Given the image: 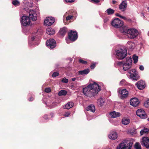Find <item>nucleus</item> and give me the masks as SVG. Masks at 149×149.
I'll return each mask as SVG.
<instances>
[{
  "label": "nucleus",
  "mask_w": 149,
  "mask_h": 149,
  "mask_svg": "<svg viewBox=\"0 0 149 149\" xmlns=\"http://www.w3.org/2000/svg\"><path fill=\"white\" fill-rule=\"evenodd\" d=\"M149 129L147 128H144L143 130H142L140 132V133L141 135H142L144 134L147 133L149 131Z\"/></svg>",
  "instance_id": "obj_31"
},
{
  "label": "nucleus",
  "mask_w": 149,
  "mask_h": 149,
  "mask_svg": "<svg viewBox=\"0 0 149 149\" xmlns=\"http://www.w3.org/2000/svg\"><path fill=\"white\" fill-rule=\"evenodd\" d=\"M138 34L137 30L131 28L129 30L127 35L129 38L130 39H133L136 38Z\"/></svg>",
  "instance_id": "obj_7"
},
{
  "label": "nucleus",
  "mask_w": 149,
  "mask_h": 149,
  "mask_svg": "<svg viewBox=\"0 0 149 149\" xmlns=\"http://www.w3.org/2000/svg\"><path fill=\"white\" fill-rule=\"evenodd\" d=\"M58 72H54L52 74V77H54L58 75Z\"/></svg>",
  "instance_id": "obj_42"
},
{
  "label": "nucleus",
  "mask_w": 149,
  "mask_h": 149,
  "mask_svg": "<svg viewBox=\"0 0 149 149\" xmlns=\"http://www.w3.org/2000/svg\"><path fill=\"white\" fill-rule=\"evenodd\" d=\"M54 18L52 17H47L44 20V24L47 26L52 25L54 22Z\"/></svg>",
  "instance_id": "obj_10"
},
{
  "label": "nucleus",
  "mask_w": 149,
  "mask_h": 149,
  "mask_svg": "<svg viewBox=\"0 0 149 149\" xmlns=\"http://www.w3.org/2000/svg\"><path fill=\"white\" fill-rule=\"evenodd\" d=\"M104 101L103 100L102 98H100L97 100V102L98 105L100 107L102 106L103 105Z\"/></svg>",
  "instance_id": "obj_27"
},
{
  "label": "nucleus",
  "mask_w": 149,
  "mask_h": 149,
  "mask_svg": "<svg viewBox=\"0 0 149 149\" xmlns=\"http://www.w3.org/2000/svg\"><path fill=\"white\" fill-rule=\"evenodd\" d=\"M28 12L29 13V17L33 21H36L37 19V16L40 14L39 10L38 8L30 9Z\"/></svg>",
  "instance_id": "obj_2"
},
{
  "label": "nucleus",
  "mask_w": 149,
  "mask_h": 149,
  "mask_svg": "<svg viewBox=\"0 0 149 149\" xmlns=\"http://www.w3.org/2000/svg\"><path fill=\"white\" fill-rule=\"evenodd\" d=\"M132 62V58L131 57L127 58L126 61L123 63V70L127 71L130 69L131 67Z\"/></svg>",
  "instance_id": "obj_4"
},
{
  "label": "nucleus",
  "mask_w": 149,
  "mask_h": 149,
  "mask_svg": "<svg viewBox=\"0 0 149 149\" xmlns=\"http://www.w3.org/2000/svg\"><path fill=\"white\" fill-rule=\"evenodd\" d=\"M106 12L108 15H111L113 14L114 13V11L113 9L109 8L107 10Z\"/></svg>",
  "instance_id": "obj_33"
},
{
  "label": "nucleus",
  "mask_w": 149,
  "mask_h": 149,
  "mask_svg": "<svg viewBox=\"0 0 149 149\" xmlns=\"http://www.w3.org/2000/svg\"><path fill=\"white\" fill-rule=\"evenodd\" d=\"M65 1L67 3H72L74 2L75 0H65Z\"/></svg>",
  "instance_id": "obj_46"
},
{
  "label": "nucleus",
  "mask_w": 149,
  "mask_h": 149,
  "mask_svg": "<svg viewBox=\"0 0 149 149\" xmlns=\"http://www.w3.org/2000/svg\"><path fill=\"white\" fill-rule=\"evenodd\" d=\"M99 85L95 82L90 84L87 86L83 88V93L87 96L91 97L96 95L100 90Z\"/></svg>",
  "instance_id": "obj_1"
},
{
  "label": "nucleus",
  "mask_w": 149,
  "mask_h": 149,
  "mask_svg": "<svg viewBox=\"0 0 149 149\" xmlns=\"http://www.w3.org/2000/svg\"><path fill=\"white\" fill-rule=\"evenodd\" d=\"M29 101H32V100H33V98H32V97L30 98L29 99Z\"/></svg>",
  "instance_id": "obj_53"
},
{
  "label": "nucleus",
  "mask_w": 149,
  "mask_h": 149,
  "mask_svg": "<svg viewBox=\"0 0 149 149\" xmlns=\"http://www.w3.org/2000/svg\"><path fill=\"white\" fill-rule=\"evenodd\" d=\"M127 6V3L125 0L123 1L119 5V8L122 11H124Z\"/></svg>",
  "instance_id": "obj_19"
},
{
  "label": "nucleus",
  "mask_w": 149,
  "mask_h": 149,
  "mask_svg": "<svg viewBox=\"0 0 149 149\" xmlns=\"http://www.w3.org/2000/svg\"><path fill=\"white\" fill-rule=\"evenodd\" d=\"M139 69L141 70H143L144 69V67L142 65H141L139 67Z\"/></svg>",
  "instance_id": "obj_48"
},
{
  "label": "nucleus",
  "mask_w": 149,
  "mask_h": 149,
  "mask_svg": "<svg viewBox=\"0 0 149 149\" xmlns=\"http://www.w3.org/2000/svg\"><path fill=\"white\" fill-rule=\"evenodd\" d=\"M119 94L120 95L122 99L127 97L128 96V92L125 89H123L120 90Z\"/></svg>",
  "instance_id": "obj_15"
},
{
  "label": "nucleus",
  "mask_w": 149,
  "mask_h": 149,
  "mask_svg": "<svg viewBox=\"0 0 149 149\" xmlns=\"http://www.w3.org/2000/svg\"><path fill=\"white\" fill-rule=\"evenodd\" d=\"M44 118H45V119H47V116H44Z\"/></svg>",
  "instance_id": "obj_54"
},
{
  "label": "nucleus",
  "mask_w": 149,
  "mask_h": 149,
  "mask_svg": "<svg viewBox=\"0 0 149 149\" xmlns=\"http://www.w3.org/2000/svg\"><path fill=\"white\" fill-rule=\"evenodd\" d=\"M46 45L47 46L49 47L50 48H53L56 46L55 41L53 39H50L47 41Z\"/></svg>",
  "instance_id": "obj_16"
},
{
  "label": "nucleus",
  "mask_w": 149,
  "mask_h": 149,
  "mask_svg": "<svg viewBox=\"0 0 149 149\" xmlns=\"http://www.w3.org/2000/svg\"><path fill=\"white\" fill-rule=\"evenodd\" d=\"M136 115L141 118L144 119L147 118V115L144 110L139 109L136 111Z\"/></svg>",
  "instance_id": "obj_14"
},
{
  "label": "nucleus",
  "mask_w": 149,
  "mask_h": 149,
  "mask_svg": "<svg viewBox=\"0 0 149 149\" xmlns=\"http://www.w3.org/2000/svg\"><path fill=\"white\" fill-rule=\"evenodd\" d=\"M95 64H93L92 65H91V68L92 69H93L95 68Z\"/></svg>",
  "instance_id": "obj_47"
},
{
  "label": "nucleus",
  "mask_w": 149,
  "mask_h": 149,
  "mask_svg": "<svg viewBox=\"0 0 149 149\" xmlns=\"http://www.w3.org/2000/svg\"><path fill=\"white\" fill-rule=\"evenodd\" d=\"M76 79V78H73L72 79V81H74Z\"/></svg>",
  "instance_id": "obj_52"
},
{
  "label": "nucleus",
  "mask_w": 149,
  "mask_h": 149,
  "mask_svg": "<svg viewBox=\"0 0 149 149\" xmlns=\"http://www.w3.org/2000/svg\"><path fill=\"white\" fill-rule=\"evenodd\" d=\"M133 59L134 61V63H136L138 61V56L134 55L133 56Z\"/></svg>",
  "instance_id": "obj_36"
},
{
  "label": "nucleus",
  "mask_w": 149,
  "mask_h": 149,
  "mask_svg": "<svg viewBox=\"0 0 149 149\" xmlns=\"http://www.w3.org/2000/svg\"><path fill=\"white\" fill-rule=\"evenodd\" d=\"M51 89L49 88H45V91L47 93L50 92L51 91Z\"/></svg>",
  "instance_id": "obj_43"
},
{
  "label": "nucleus",
  "mask_w": 149,
  "mask_h": 149,
  "mask_svg": "<svg viewBox=\"0 0 149 149\" xmlns=\"http://www.w3.org/2000/svg\"><path fill=\"white\" fill-rule=\"evenodd\" d=\"M108 137L110 139L115 140L118 137V134L116 132L111 131Z\"/></svg>",
  "instance_id": "obj_20"
},
{
  "label": "nucleus",
  "mask_w": 149,
  "mask_h": 149,
  "mask_svg": "<svg viewBox=\"0 0 149 149\" xmlns=\"http://www.w3.org/2000/svg\"><path fill=\"white\" fill-rule=\"evenodd\" d=\"M67 93V92L65 90H62L60 91L58 93V95L60 96L65 95Z\"/></svg>",
  "instance_id": "obj_32"
},
{
  "label": "nucleus",
  "mask_w": 149,
  "mask_h": 149,
  "mask_svg": "<svg viewBox=\"0 0 149 149\" xmlns=\"http://www.w3.org/2000/svg\"><path fill=\"white\" fill-rule=\"evenodd\" d=\"M46 30L47 33L48 35H52L55 33V31L51 28H47Z\"/></svg>",
  "instance_id": "obj_28"
},
{
  "label": "nucleus",
  "mask_w": 149,
  "mask_h": 149,
  "mask_svg": "<svg viewBox=\"0 0 149 149\" xmlns=\"http://www.w3.org/2000/svg\"><path fill=\"white\" fill-rule=\"evenodd\" d=\"M69 12L68 11L67 12H66V13L64 15V16H63V22H64L65 21V20H64V19H65L64 17L66 16V15H68V16L66 17L65 19L67 21H68L70 19H72L73 17L72 15H69Z\"/></svg>",
  "instance_id": "obj_23"
},
{
  "label": "nucleus",
  "mask_w": 149,
  "mask_h": 149,
  "mask_svg": "<svg viewBox=\"0 0 149 149\" xmlns=\"http://www.w3.org/2000/svg\"><path fill=\"white\" fill-rule=\"evenodd\" d=\"M117 2L116 1L113 0L112 1V3L113 4H115Z\"/></svg>",
  "instance_id": "obj_50"
},
{
  "label": "nucleus",
  "mask_w": 149,
  "mask_h": 149,
  "mask_svg": "<svg viewBox=\"0 0 149 149\" xmlns=\"http://www.w3.org/2000/svg\"><path fill=\"white\" fill-rule=\"evenodd\" d=\"M66 42L67 43H68V40L67 39H66Z\"/></svg>",
  "instance_id": "obj_55"
},
{
  "label": "nucleus",
  "mask_w": 149,
  "mask_h": 149,
  "mask_svg": "<svg viewBox=\"0 0 149 149\" xmlns=\"http://www.w3.org/2000/svg\"><path fill=\"white\" fill-rule=\"evenodd\" d=\"M116 16H118L120 18H122L124 20L126 19V17L122 16L121 15H120L118 13H116Z\"/></svg>",
  "instance_id": "obj_38"
},
{
  "label": "nucleus",
  "mask_w": 149,
  "mask_h": 149,
  "mask_svg": "<svg viewBox=\"0 0 149 149\" xmlns=\"http://www.w3.org/2000/svg\"><path fill=\"white\" fill-rule=\"evenodd\" d=\"M130 29L127 26H124L120 28V31L122 33L127 34Z\"/></svg>",
  "instance_id": "obj_21"
},
{
  "label": "nucleus",
  "mask_w": 149,
  "mask_h": 149,
  "mask_svg": "<svg viewBox=\"0 0 149 149\" xmlns=\"http://www.w3.org/2000/svg\"><path fill=\"white\" fill-rule=\"evenodd\" d=\"M129 73L130 74V77L132 79L136 81L139 79V76L136 73L135 70H130Z\"/></svg>",
  "instance_id": "obj_11"
},
{
  "label": "nucleus",
  "mask_w": 149,
  "mask_h": 149,
  "mask_svg": "<svg viewBox=\"0 0 149 149\" xmlns=\"http://www.w3.org/2000/svg\"><path fill=\"white\" fill-rule=\"evenodd\" d=\"M30 19L29 17L23 16L21 19V24L24 26L29 25L31 22Z\"/></svg>",
  "instance_id": "obj_9"
},
{
  "label": "nucleus",
  "mask_w": 149,
  "mask_h": 149,
  "mask_svg": "<svg viewBox=\"0 0 149 149\" xmlns=\"http://www.w3.org/2000/svg\"><path fill=\"white\" fill-rule=\"evenodd\" d=\"M127 44L130 45V46H129V47L131 48H133L135 46L133 42H127Z\"/></svg>",
  "instance_id": "obj_37"
},
{
  "label": "nucleus",
  "mask_w": 149,
  "mask_h": 149,
  "mask_svg": "<svg viewBox=\"0 0 149 149\" xmlns=\"http://www.w3.org/2000/svg\"><path fill=\"white\" fill-rule=\"evenodd\" d=\"M89 72V70L88 69H85L83 70L79 71V73L81 75L86 74Z\"/></svg>",
  "instance_id": "obj_30"
},
{
  "label": "nucleus",
  "mask_w": 149,
  "mask_h": 149,
  "mask_svg": "<svg viewBox=\"0 0 149 149\" xmlns=\"http://www.w3.org/2000/svg\"><path fill=\"white\" fill-rule=\"evenodd\" d=\"M12 3L15 6H17L19 5L20 2L17 0H14L13 1Z\"/></svg>",
  "instance_id": "obj_35"
},
{
  "label": "nucleus",
  "mask_w": 149,
  "mask_h": 149,
  "mask_svg": "<svg viewBox=\"0 0 149 149\" xmlns=\"http://www.w3.org/2000/svg\"><path fill=\"white\" fill-rule=\"evenodd\" d=\"M36 37L35 36H33L31 38V39L32 40H33Z\"/></svg>",
  "instance_id": "obj_51"
},
{
  "label": "nucleus",
  "mask_w": 149,
  "mask_h": 149,
  "mask_svg": "<svg viewBox=\"0 0 149 149\" xmlns=\"http://www.w3.org/2000/svg\"><path fill=\"white\" fill-rule=\"evenodd\" d=\"M66 33V28L63 27L60 29L59 34L62 36H63Z\"/></svg>",
  "instance_id": "obj_26"
},
{
  "label": "nucleus",
  "mask_w": 149,
  "mask_h": 149,
  "mask_svg": "<svg viewBox=\"0 0 149 149\" xmlns=\"http://www.w3.org/2000/svg\"><path fill=\"white\" fill-rule=\"evenodd\" d=\"M126 83V81L124 79L122 80L120 83V84L121 85H123L124 84H125Z\"/></svg>",
  "instance_id": "obj_41"
},
{
  "label": "nucleus",
  "mask_w": 149,
  "mask_h": 149,
  "mask_svg": "<svg viewBox=\"0 0 149 149\" xmlns=\"http://www.w3.org/2000/svg\"><path fill=\"white\" fill-rule=\"evenodd\" d=\"M130 120L128 118H124L122 120V123L124 125H127L130 122Z\"/></svg>",
  "instance_id": "obj_29"
},
{
  "label": "nucleus",
  "mask_w": 149,
  "mask_h": 149,
  "mask_svg": "<svg viewBox=\"0 0 149 149\" xmlns=\"http://www.w3.org/2000/svg\"><path fill=\"white\" fill-rule=\"evenodd\" d=\"M148 12H149V6L148 8Z\"/></svg>",
  "instance_id": "obj_56"
},
{
  "label": "nucleus",
  "mask_w": 149,
  "mask_h": 149,
  "mask_svg": "<svg viewBox=\"0 0 149 149\" xmlns=\"http://www.w3.org/2000/svg\"><path fill=\"white\" fill-rule=\"evenodd\" d=\"M142 146H144L147 149H149V139L147 137H143L141 141Z\"/></svg>",
  "instance_id": "obj_13"
},
{
  "label": "nucleus",
  "mask_w": 149,
  "mask_h": 149,
  "mask_svg": "<svg viewBox=\"0 0 149 149\" xmlns=\"http://www.w3.org/2000/svg\"><path fill=\"white\" fill-rule=\"evenodd\" d=\"M61 81L63 83H67L68 82V79L64 78L62 79Z\"/></svg>",
  "instance_id": "obj_39"
},
{
  "label": "nucleus",
  "mask_w": 149,
  "mask_h": 149,
  "mask_svg": "<svg viewBox=\"0 0 149 149\" xmlns=\"http://www.w3.org/2000/svg\"><path fill=\"white\" fill-rule=\"evenodd\" d=\"M134 147L135 149H141V145L139 143H136L135 144Z\"/></svg>",
  "instance_id": "obj_34"
},
{
  "label": "nucleus",
  "mask_w": 149,
  "mask_h": 149,
  "mask_svg": "<svg viewBox=\"0 0 149 149\" xmlns=\"http://www.w3.org/2000/svg\"><path fill=\"white\" fill-rule=\"evenodd\" d=\"M148 120L149 121V118L148 119Z\"/></svg>",
  "instance_id": "obj_57"
},
{
  "label": "nucleus",
  "mask_w": 149,
  "mask_h": 149,
  "mask_svg": "<svg viewBox=\"0 0 149 149\" xmlns=\"http://www.w3.org/2000/svg\"><path fill=\"white\" fill-rule=\"evenodd\" d=\"M91 0L95 3H98L100 2L99 0Z\"/></svg>",
  "instance_id": "obj_49"
},
{
  "label": "nucleus",
  "mask_w": 149,
  "mask_h": 149,
  "mask_svg": "<svg viewBox=\"0 0 149 149\" xmlns=\"http://www.w3.org/2000/svg\"><path fill=\"white\" fill-rule=\"evenodd\" d=\"M139 103L138 99L136 98H134L130 100V104L134 107L137 106Z\"/></svg>",
  "instance_id": "obj_18"
},
{
  "label": "nucleus",
  "mask_w": 149,
  "mask_h": 149,
  "mask_svg": "<svg viewBox=\"0 0 149 149\" xmlns=\"http://www.w3.org/2000/svg\"><path fill=\"white\" fill-rule=\"evenodd\" d=\"M111 25L115 28H119L123 24V22L117 18L113 19L111 22Z\"/></svg>",
  "instance_id": "obj_8"
},
{
  "label": "nucleus",
  "mask_w": 149,
  "mask_h": 149,
  "mask_svg": "<svg viewBox=\"0 0 149 149\" xmlns=\"http://www.w3.org/2000/svg\"><path fill=\"white\" fill-rule=\"evenodd\" d=\"M86 110L94 113L95 111V106L93 105H90L86 107Z\"/></svg>",
  "instance_id": "obj_25"
},
{
  "label": "nucleus",
  "mask_w": 149,
  "mask_h": 149,
  "mask_svg": "<svg viewBox=\"0 0 149 149\" xmlns=\"http://www.w3.org/2000/svg\"><path fill=\"white\" fill-rule=\"evenodd\" d=\"M145 106L147 107H149V100H147L144 103Z\"/></svg>",
  "instance_id": "obj_40"
},
{
  "label": "nucleus",
  "mask_w": 149,
  "mask_h": 149,
  "mask_svg": "<svg viewBox=\"0 0 149 149\" xmlns=\"http://www.w3.org/2000/svg\"><path fill=\"white\" fill-rule=\"evenodd\" d=\"M70 114V113L69 112H65L64 114V116L65 117H68L69 116Z\"/></svg>",
  "instance_id": "obj_44"
},
{
  "label": "nucleus",
  "mask_w": 149,
  "mask_h": 149,
  "mask_svg": "<svg viewBox=\"0 0 149 149\" xmlns=\"http://www.w3.org/2000/svg\"><path fill=\"white\" fill-rule=\"evenodd\" d=\"M69 38L72 41H74L77 38V33L75 31H71L68 33Z\"/></svg>",
  "instance_id": "obj_12"
},
{
  "label": "nucleus",
  "mask_w": 149,
  "mask_h": 149,
  "mask_svg": "<svg viewBox=\"0 0 149 149\" xmlns=\"http://www.w3.org/2000/svg\"><path fill=\"white\" fill-rule=\"evenodd\" d=\"M132 144V143L131 142L127 144L124 142H122L120 143L117 147V149H131Z\"/></svg>",
  "instance_id": "obj_6"
},
{
  "label": "nucleus",
  "mask_w": 149,
  "mask_h": 149,
  "mask_svg": "<svg viewBox=\"0 0 149 149\" xmlns=\"http://www.w3.org/2000/svg\"><path fill=\"white\" fill-rule=\"evenodd\" d=\"M79 62L80 63L82 64H86L87 63V62L86 61L81 59L79 60Z\"/></svg>",
  "instance_id": "obj_45"
},
{
  "label": "nucleus",
  "mask_w": 149,
  "mask_h": 149,
  "mask_svg": "<svg viewBox=\"0 0 149 149\" xmlns=\"http://www.w3.org/2000/svg\"><path fill=\"white\" fill-rule=\"evenodd\" d=\"M127 50L126 49H120L116 52V58L120 60H122L125 58L127 56Z\"/></svg>",
  "instance_id": "obj_3"
},
{
  "label": "nucleus",
  "mask_w": 149,
  "mask_h": 149,
  "mask_svg": "<svg viewBox=\"0 0 149 149\" xmlns=\"http://www.w3.org/2000/svg\"><path fill=\"white\" fill-rule=\"evenodd\" d=\"M110 116L113 118H116L120 116L121 114L119 112L113 111L110 113Z\"/></svg>",
  "instance_id": "obj_22"
},
{
  "label": "nucleus",
  "mask_w": 149,
  "mask_h": 149,
  "mask_svg": "<svg viewBox=\"0 0 149 149\" xmlns=\"http://www.w3.org/2000/svg\"><path fill=\"white\" fill-rule=\"evenodd\" d=\"M136 84L138 89L142 90L144 89L145 87V84L144 81L142 80H141L138 81Z\"/></svg>",
  "instance_id": "obj_17"
},
{
  "label": "nucleus",
  "mask_w": 149,
  "mask_h": 149,
  "mask_svg": "<svg viewBox=\"0 0 149 149\" xmlns=\"http://www.w3.org/2000/svg\"><path fill=\"white\" fill-rule=\"evenodd\" d=\"M23 7L24 10L27 12L30 10V8L32 7L34 4L32 1L30 0H24L23 2Z\"/></svg>",
  "instance_id": "obj_5"
},
{
  "label": "nucleus",
  "mask_w": 149,
  "mask_h": 149,
  "mask_svg": "<svg viewBox=\"0 0 149 149\" xmlns=\"http://www.w3.org/2000/svg\"><path fill=\"white\" fill-rule=\"evenodd\" d=\"M74 103L73 102H69L63 106V108L64 109H68L72 107Z\"/></svg>",
  "instance_id": "obj_24"
}]
</instances>
